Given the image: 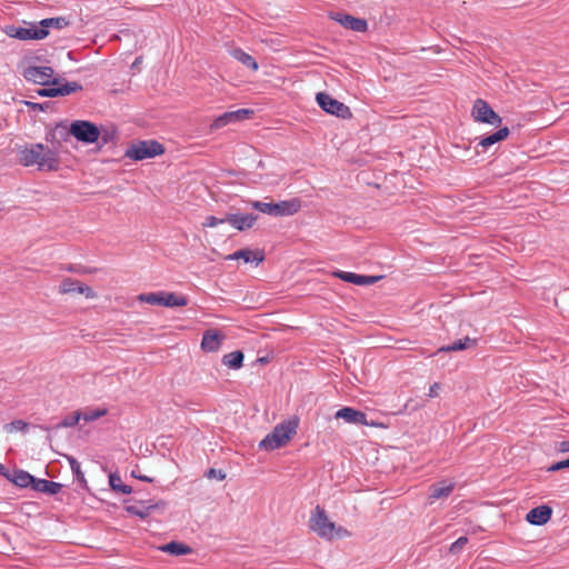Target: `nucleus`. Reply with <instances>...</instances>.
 Returning a JSON list of instances; mask_svg holds the SVG:
<instances>
[{
	"label": "nucleus",
	"mask_w": 569,
	"mask_h": 569,
	"mask_svg": "<svg viewBox=\"0 0 569 569\" xmlns=\"http://www.w3.org/2000/svg\"><path fill=\"white\" fill-rule=\"evenodd\" d=\"M81 419V412L74 411L71 415L64 417L58 425V428H72L79 423Z\"/></svg>",
	"instance_id": "obj_33"
},
{
	"label": "nucleus",
	"mask_w": 569,
	"mask_h": 569,
	"mask_svg": "<svg viewBox=\"0 0 569 569\" xmlns=\"http://www.w3.org/2000/svg\"><path fill=\"white\" fill-rule=\"evenodd\" d=\"M77 292L86 296L89 299H93L97 296L96 292L89 286L80 283L79 281L77 286Z\"/></svg>",
	"instance_id": "obj_38"
},
{
	"label": "nucleus",
	"mask_w": 569,
	"mask_h": 569,
	"mask_svg": "<svg viewBox=\"0 0 569 569\" xmlns=\"http://www.w3.org/2000/svg\"><path fill=\"white\" fill-rule=\"evenodd\" d=\"M333 19L349 30L365 32L368 29V23L365 19L355 18L350 14L338 13Z\"/></svg>",
	"instance_id": "obj_17"
},
{
	"label": "nucleus",
	"mask_w": 569,
	"mask_h": 569,
	"mask_svg": "<svg viewBox=\"0 0 569 569\" xmlns=\"http://www.w3.org/2000/svg\"><path fill=\"white\" fill-rule=\"evenodd\" d=\"M0 472H1L3 476L8 475L7 472H4V467H3L2 465H0Z\"/></svg>",
	"instance_id": "obj_50"
},
{
	"label": "nucleus",
	"mask_w": 569,
	"mask_h": 569,
	"mask_svg": "<svg viewBox=\"0 0 569 569\" xmlns=\"http://www.w3.org/2000/svg\"><path fill=\"white\" fill-rule=\"evenodd\" d=\"M231 56L238 60L239 62H241L243 66L248 67L249 69H251L252 71H257L258 70V63L257 61L250 56L248 54L247 52H244L243 50L241 49H233L231 51Z\"/></svg>",
	"instance_id": "obj_26"
},
{
	"label": "nucleus",
	"mask_w": 569,
	"mask_h": 569,
	"mask_svg": "<svg viewBox=\"0 0 569 569\" xmlns=\"http://www.w3.org/2000/svg\"><path fill=\"white\" fill-rule=\"evenodd\" d=\"M164 152L161 143L154 140H142L129 146L124 152V157L134 161L154 158Z\"/></svg>",
	"instance_id": "obj_4"
},
{
	"label": "nucleus",
	"mask_w": 569,
	"mask_h": 569,
	"mask_svg": "<svg viewBox=\"0 0 569 569\" xmlns=\"http://www.w3.org/2000/svg\"><path fill=\"white\" fill-rule=\"evenodd\" d=\"M310 529L319 537L328 540L347 533L343 528L336 527L335 522L328 518L325 509L319 506L315 508L310 516Z\"/></svg>",
	"instance_id": "obj_3"
},
{
	"label": "nucleus",
	"mask_w": 569,
	"mask_h": 569,
	"mask_svg": "<svg viewBox=\"0 0 569 569\" xmlns=\"http://www.w3.org/2000/svg\"><path fill=\"white\" fill-rule=\"evenodd\" d=\"M227 216L224 218H217L214 216H209L206 218V220L202 222V226L204 228H214L218 224L227 222Z\"/></svg>",
	"instance_id": "obj_37"
},
{
	"label": "nucleus",
	"mask_w": 569,
	"mask_h": 569,
	"mask_svg": "<svg viewBox=\"0 0 569 569\" xmlns=\"http://www.w3.org/2000/svg\"><path fill=\"white\" fill-rule=\"evenodd\" d=\"M227 260L242 259L246 263L254 262L257 266L261 263L264 256L260 251H253L250 249H241L226 257Z\"/></svg>",
	"instance_id": "obj_19"
},
{
	"label": "nucleus",
	"mask_w": 569,
	"mask_h": 569,
	"mask_svg": "<svg viewBox=\"0 0 569 569\" xmlns=\"http://www.w3.org/2000/svg\"><path fill=\"white\" fill-rule=\"evenodd\" d=\"M61 483L47 479H34L33 490L49 495H57L61 490Z\"/></svg>",
	"instance_id": "obj_23"
},
{
	"label": "nucleus",
	"mask_w": 569,
	"mask_h": 569,
	"mask_svg": "<svg viewBox=\"0 0 569 569\" xmlns=\"http://www.w3.org/2000/svg\"><path fill=\"white\" fill-rule=\"evenodd\" d=\"M455 489L452 481H440L430 487V493L428 497L429 503H433L436 500L448 498Z\"/></svg>",
	"instance_id": "obj_16"
},
{
	"label": "nucleus",
	"mask_w": 569,
	"mask_h": 569,
	"mask_svg": "<svg viewBox=\"0 0 569 569\" xmlns=\"http://www.w3.org/2000/svg\"><path fill=\"white\" fill-rule=\"evenodd\" d=\"M473 346H476V339L465 337L451 345L443 346V347L439 348L438 352L460 351V350H465V349H468Z\"/></svg>",
	"instance_id": "obj_24"
},
{
	"label": "nucleus",
	"mask_w": 569,
	"mask_h": 569,
	"mask_svg": "<svg viewBox=\"0 0 569 569\" xmlns=\"http://www.w3.org/2000/svg\"><path fill=\"white\" fill-rule=\"evenodd\" d=\"M565 468H569V458L566 460L558 461L548 468L549 471H557Z\"/></svg>",
	"instance_id": "obj_42"
},
{
	"label": "nucleus",
	"mask_w": 569,
	"mask_h": 569,
	"mask_svg": "<svg viewBox=\"0 0 569 569\" xmlns=\"http://www.w3.org/2000/svg\"><path fill=\"white\" fill-rule=\"evenodd\" d=\"M162 299H163V291L141 293L140 296H138L139 301L146 302L149 305L162 306V301H163Z\"/></svg>",
	"instance_id": "obj_32"
},
{
	"label": "nucleus",
	"mask_w": 569,
	"mask_h": 569,
	"mask_svg": "<svg viewBox=\"0 0 569 569\" xmlns=\"http://www.w3.org/2000/svg\"><path fill=\"white\" fill-rule=\"evenodd\" d=\"M552 516V508L547 505L532 508L527 515L526 520L533 526L546 525Z\"/></svg>",
	"instance_id": "obj_12"
},
{
	"label": "nucleus",
	"mask_w": 569,
	"mask_h": 569,
	"mask_svg": "<svg viewBox=\"0 0 569 569\" xmlns=\"http://www.w3.org/2000/svg\"><path fill=\"white\" fill-rule=\"evenodd\" d=\"M472 117L478 122H483L499 127L502 119L493 109L482 99H477L472 107Z\"/></svg>",
	"instance_id": "obj_8"
},
{
	"label": "nucleus",
	"mask_w": 569,
	"mask_h": 569,
	"mask_svg": "<svg viewBox=\"0 0 569 569\" xmlns=\"http://www.w3.org/2000/svg\"><path fill=\"white\" fill-rule=\"evenodd\" d=\"M252 207L262 213L273 216V203L271 202L253 201Z\"/></svg>",
	"instance_id": "obj_36"
},
{
	"label": "nucleus",
	"mask_w": 569,
	"mask_h": 569,
	"mask_svg": "<svg viewBox=\"0 0 569 569\" xmlns=\"http://www.w3.org/2000/svg\"><path fill=\"white\" fill-rule=\"evenodd\" d=\"M158 503L156 505H148V506H144L143 503L141 505H132V506H127L126 507V510L128 513L130 515H133V516H137L141 519H144L147 518L151 511L156 508H158Z\"/></svg>",
	"instance_id": "obj_27"
},
{
	"label": "nucleus",
	"mask_w": 569,
	"mask_h": 569,
	"mask_svg": "<svg viewBox=\"0 0 569 569\" xmlns=\"http://www.w3.org/2000/svg\"><path fill=\"white\" fill-rule=\"evenodd\" d=\"M41 24L49 31V28L62 29L69 24V21L62 17L47 18L41 20Z\"/></svg>",
	"instance_id": "obj_31"
},
{
	"label": "nucleus",
	"mask_w": 569,
	"mask_h": 569,
	"mask_svg": "<svg viewBox=\"0 0 569 569\" xmlns=\"http://www.w3.org/2000/svg\"><path fill=\"white\" fill-rule=\"evenodd\" d=\"M335 418L342 419L347 423L351 425L369 426V422L367 421V415L351 407H343L339 409L335 413Z\"/></svg>",
	"instance_id": "obj_11"
},
{
	"label": "nucleus",
	"mask_w": 569,
	"mask_h": 569,
	"mask_svg": "<svg viewBox=\"0 0 569 569\" xmlns=\"http://www.w3.org/2000/svg\"><path fill=\"white\" fill-rule=\"evenodd\" d=\"M208 477L223 480L226 478V475L221 470L210 469L208 472Z\"/></svg>",
	"instance_id": "obj_43"
},
{
	"label": "nucleus",
	"mask_w": 569,
	"mask_h": 569,
	"mask_svg": "<svg viewBox=\"0 0 569 569\" xmlns=\"http://www.w3.org/2000/svg\"><path fill=\"white\" fill-rule=\"evenodd\" d=\"M78 281L72 280L70 278H67L62 280V282L59 286V292L60 293H70L77 291Z\"/></svg>",
	"instance_id": "obj_34"
},
{
	"label": "nucleus",
	"mask_w": 569,
	"mask_h": 569,
	"mask_svg": "<svg viewBox=\"0 0 569 569\" xmlns=\"http://www.w3.org/2000/svg\"><path fill=\"white\" fill-rule=\"evenodd\" d=\"M301 209V201L298 198L282 200L273 203V217L293 216Z\"/></svg>",
	"instance_id": "obj_14"
},
{
	"label": "nucleus",
	"mask_w": 569,
	"mask_h": 569,
	"mask_svg": "<svg viewBox=\"0 0 569 569\" xmlns=\"http://www.w3.org/2000/svg\"><path fill=\"white\" fill-rule=\"evenodd\" d=\"M6 428L9 431H12V430L24 431L28 428V423L24 422L23 420H14L10 425H8Z\"/></svg>",
	"instance_id": "obj_40"
},
{
	"label": "nucleus",
	"mask_w": 569,
	"mask_h": 569,
	"mask_svg": "<svg viewBox=\"0 0 569 569\" xmlns=\"http://www.w3.org/2000/svg\"><path fill=\"white\" fill-rule=\"evenodd\" d=\"M9 34L19 40H41L48 36V30L43 29L40 21L39 23H31L29 27L12 28Z\"/></svg>",
	"instance_id": "obj_9"
},
{
	"label": "nucleus",
	"mask_w": 569,
	"mask_h": 569,
	"mask_svg": "<svg viewBox=\"0 0 569 569\" xmlns=\"http://www.w3.org/2000/svg\"><path fill=\"white\" fill-rule=\"evenodd\" d=\"M257 218L258 217L254 214L229 213L227 214V222H229L237 230L243 231L246 229L251 228L257 221Z\"/></svg>",
	"instance_id": "obj_18"
},
{
	"label": "nucleus",
	"mask_w": 569,
	"mask_h": 569,
	"mask_svg": "<svg viewBox=\"0 0 569 569\" xmlns=\"http://www.w3.org/2000/svg\"><path fill=\"white\" fill-rule=\"evenodd\" d=\"M108 413L107 408L99 407L96 409H88L83 413L81 412V419L87 422L96 421L101 417H104Z\"/></svg>",
	"instance_id": "obj_30"
},
{
	"label": "nucleus",
	"mask_w": 569,
	"mask_h": 569,
	"mask_svg": "<svg viewBox=\"0 0 569 569\" xmlns=\"http://www.w3.org/2000/svg\"><path fill=\"white\" fill-rule=\"evenodd\" d=\"M251 114H253V110H250V109H238L234 111L224 112L223 114L217 117L212 121L210 129L219 130L230 123H237V122L243 121V120L248 119Z\"/></svg>",
	"instance_id": "obj_10"
},
{
	"label": "nucleus",
	"mask_w": 569,
	"mask_h": 569,
	"mask_svg": "<svg viewBox=\"0 0 569 569\" xmlns=\"http://www.w3.org/2000/svg\"><path fill=\"white\" fill-rule=\"evenodd\" d=\"M558 450L560 452H568L569 451V440H565V441L559 442Z\"/></svg>",
	"instance_id": "obj_46"
},
{
	"label": "nucleus",
	"mask_w": 569,
	"mask_h": 569,
	"mask_svg": "<svg viewBox=\"0 0 569 569\" xmlns=\"http://www.w3.org/2000/svg\"><path fill=\"white\" fill-rule=\"evenodd\" d=\"M119 492L121 493H124V495H129L132 492V488L130 486H127V485H120V488L118 489Z\"/></svg>",
	"instance_id": "obj_48"
},
{
	"label": "nucleus",
	"mask_w": 569,
	"mask_h": 569,
	"mask_svg": "<svg viewBox=\"0 0 569 569\" xmlns=\"http://www.w3.org/2000/svg\"><path fill=\"white\" fill-rule=\"evenodd\" d=\"M468 542L467 537H460L458 538L451 546L450 551L451 552H458L460 549L465 547V545Z\"/></svg>",
	"instance_id": "obj_41"
},
{
	"label": "nucleus",
	"mask_w": 569,
	"mask_h": 569,
	"mask_svg": "<svg viewBox=\"0 0 569 569\" xmlns=\"http://www.w3.org/2000/svg\"><path fill=\"white\" fill-rule=\"evenodd\" d=\"M6 477L20 488H27L34 483V477L24 470H14L12 475H6Z\"/></svg>",
	"instance_id": "obj_21"
},
{
	"label": "nucleus",
	"mask_w": 569,
	"mask_h": 569,
	"mask_svg": "<svg viewBox=\"0 0 569 569\" xmlns=\"http://www.w3.org/2000/svg\"><path fill=\"white\" fill-rule=\"evenodd\" d=\"M222 338L213 330L203 333L201 348L208 352L217 351L221 346Z\"/></svg>",
	"instance_id": "obj_20"
},
{
	"label": "nucleus",
	"mask_w": 569,
	"mask_h": 569,
	"mask_svg": "<svg viewBox=\"0 0 569 569\" xmlns=\"http://www.w3.org/2000/svg\"><path fill=\"white\" fill-rule=\"evenodd\" d=\"M70 468L80 482H86L84 473L81 470V466L76 458H69Z\"/></svg>",
	"instance_id": "obj_35"
},
{
	"label": "nucleus",
	"mask_w": 569,
	"mask_h": 569,
	"mask_svg": "<svg viewBox=\"0 0 569 569\" xmlns=\"http://www.w3.org/2000/svg\"><path fill=\"white\" fill-rule=\"evenodd\" d=\"M53 69L47 66H30L23 71V77L26 80L40 86L59 84V79L53 78Z\"/></svg>",
	"instance_id": "obj_6"
},
{
	"label": "nucleus",
	"mask_w": 569,
	"mask_h": 569,
	"mask_svg": "<svg viewBox=\"0 0 569 569\" xmlns=\"http://www.w3.org/2000/svg\"><path fill=\"white\" fill-rule=\"evenodd\" d=\"M46 90H47V88L38 89L37 94L40 97H46Z\"/></svg>",
	"instance_id": "obj_49"
},
{
	"label": "nucleus",
	"mask_w": 569,
	"mask_h": 569,
	"mask_svg": "<svg viewBox=\"0 0 569 569\" xmlns=\"http://www.w3.org/2000/svg\"><path fill=\"white\" fill-rule=\"evenodd\" d=\"M162 306L164 307H184L188 305V299L184 296L176 295L173 292H164Z\"/></svg>",
	"instance_id": "obj_28"
},
{
	"label": "nucleus",
	"mask_w": 569,
	"mask_h": 569,
	"mask_svg": "<svg viewBox=\"0 0 569 569\" xmlns=\"http://www.w3.org/2000/svg\"><path fill=\"white\" fill-rule=\"evenodd\" d=\"M19 162L24 167L37 166L40 171H57L58 153L42 143H30L18 149Z\"/></svg>",
	"instance_id": "obj_1"
},
{
	"label": "nucleus",
	"mask_w": 569,
	"mask_h": 569,
	"mask_svg": "<svg viewBox=\"0 0 569 569\" xmlns=\"http://www.w3.org/2000/svg\"><path fill=\"white\" fill-rule=\"evenodd\" d=\"M69 132L83 143H94L100 136L99 128L94 123L84 120L73 121L70 124Z\"/></svg>",
	"instance_id": "obj_5"
},
{
	"label": "nucleus",
	"mask_w": 569,
	"mask_h": 569,
	"mask_svg": "<svg viewBox=\"0 0 569 569\" xmlns=\"http://www.w3.org/2000/svg\"><path fill=\"white\" fill-rule=\"evenodd\" d=\"M509 132L510 131H509L508 127L500 128L498 131H496L487 137L480 138L478 146L482 147L486 150L489 147H491L492 144L505 140L509 136Z\"/></svg>",
	"instance_id": "obj_22"
},
{
	"label": "nucleus",
	"mask_w": 569,
	"mask_h": 569,
	"mask_svg": "<svg viewBox=\"0 0 569 569\" xmlns=\"http://www.w3.org/2000/svg\"><path fill=\"white\" fill-rule=\"evenodd\" d=\"M298 429V419H290L277 425L260 442L259 448L263 450H274L283 447Z\"/></svg>",
	"instance_id": "obj_2"
},
{
	"label": "nucleus",
	"mask_w": 569,
	"mask_h": 569,
	"mask_svg": "<svg viewBox=\"0 0 569 569\" xmlns=\"http://www.w3.org/2000/svg\"><path fill=\"white\" fill-rule=\"evenodd\" d=\"M159 549L174 556H184L191 552V548L189 546L176 541L163 545L159 547Z\"/></svg>",
	"instance_id": "obj_25"
},
{
	"label": "nucleus",
	"mask_w": 569,
	"mask_h": 569,
	"mask_svg": "<svg viewBox=\"0 0 569 569\" xmlns=\"http://www.w3.org/2000/svg\"><path fill=\"white\" fill-rule=\"evenodd\" d=\"M109 485L112 490L118 491L120 485H122V479L119 473L112 472L109 475Z\"/></svg>",
	"instance_id": "obj_39"
},
{
	"label": "nucleus",
	"mask_w": 569,
	"mask_h": 569,
	"mask_svg": "<svg viewBox=\"0 0 569 569\" xmlns=\"http://www.w3.org/2000/svg\"><path fill=\"white\" fill-rule=\"evenodd\" d=\"M47 88L46 90V97H64L69 96L71 93H74L77 91L82 90V86L78 83L77 81L71 82H64L61 83L59 80V84L57 86H44Z\"/></svg>",
	"instance_id": "obj_13"
},
{
	"label": "nucleus",
	"mask_w": 569,
	"mask_h": 569,
	"mask_svg": "<svg viewBox=\"0 0 569 569\" xmlns=\"http://www.w3.org/2000/svg\"><path fill=\"white\" fill-rule=\"evenodd\" d=\"M131 476H132L133 478H136V479H139V480H141V481H146V482H152V481H153V479H152V478H150V477H148V476H143V475L139 473L137 470H132V471H131Z\"/></svg>",
	"instance_id": "obj_45"
},
{
	"label": "nucleus",
	"mask_w": 569,
	"mask_h": 569,
	"mask_svg": "<svg viewBox=\"0 0 569 569\" xmlns=\"http://www.w3.org/2000/svg\"><path fill=\"white\" fill-rule=\"evenodd\" d=\"M439 390H440V385L438 382H435L433 385L430 386L428 396L430 398H436L439 395Z\"/></svg>",
	"instance_id": "obj_44"
},
{
	"label": "nucleus",
	"mask_w": 569,
	"mask_h": 569,
	"mask_svg": "<svg viewBox=\"0 0 569 569\" xmlns=\"http://www.w3.org/2000/svg\"><path fill=\"white\" fill-rule=\"evenodd\" d=\"M316 100L321 109L327 113L337 116L341 119H348L351 117V111L348 106L333 99L331 96L325 92L317 93Z\"/></svg>",
	"instance_id": "obj_7"
},
{
	"label": "nucleus",
	"mask_w": 569,
	"mask_h": 569,
	"mask_svg": "<svg viewBox=\"0 0 569 569\" xmlns=\"http://www.w3.org/2000/svg\"><path fill=\"white\" fill-rule=\"evenodd\" d=\"M335 276L346 282H350L357 286H369L376 283L380 276H363L348 271H337Z\"/></svg>",
	"instance_id": "obj_15"
},
{
	"label": "nucleus",
	"mask_w": 569,
	"mask_h": 569,
	"mask_svg": "<svg viewBox=\"0 0 569 569\" xmlns=\"http://www.w3.org/2000/svg\"><path fill=\"white\" fill-rule=\"evenodd\" d=\"M243 362V353L241 351H232L226 355L222 359V363L228 368L239 369Z\"/></svg>",
	"instance_id": "obj_29"
},
{
	"label": "nucleus",
	"mask_w": 569,
	"mask_h": 569,
	"mask_svg": "<svg viewBox=\"0 0 569 569\" xmlns=\"http://www.w3.org/2000/svg\"><path fill=\"white\" fill-rule=\"evenodd\" d=\"M26 104L30 107L32 110H43V106L38 102L26 101Z\"/></svg>",
	"instance_id": "obj_47"
}]
</instances>
